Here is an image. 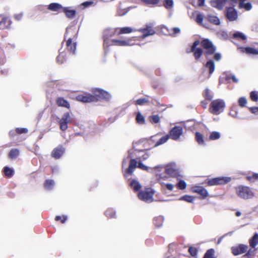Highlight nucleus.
<instances>
[{
	"label": "nucleus",
	"mask_w": 258,
	"mask_h": 258,
	"mask_svg": "<svg viewBox=\"0 0 258 258\" xmlns=\"http://www.w3.org/2000/svg\"><path fill=\"white\" fill-rule=\"evenodd\" d=\"M225 107V101L220 99L213 100L210 106V111L214 114L218 115L223 111Z\"/></svg>",
	"instance_id": "1"
},
{
	"label": "nucleus",
	"mask_w": 258,
	"mask_h": 258,
	"mask_svg": "<svg viewBox=\"0 0 258 258\" xmlns=\"http://www.w3.org/2000/svg\"><path fill=\"white\" fill-rule=\"evenodd\" d=\"M236 193L240 198L243 199H251L254 196L253 191L249 187L246 186L237 187Z\"/></svg>",
	"instance_id": "2"
},
{
	"label": "nucleus",
	"mask_w": 258,
	"mask_h": 258,
	"mask_svg": "<svg viewBox=\"0 0 258 258\" xmlns=\"http://www.w3.org/2000/svg\"><path fill=\"white\" fill-rule=\"evenodd\" d=\"M154 191L151 188H148L142 191L138 194L139 198L146 203H151L153 201V195Z\"/></svg>",
	"instance_id": "3"
},
{
	"label": "nucleus",
	"mask_w": 258,
	"mask_h": 258,
	"mask_svg": "<svg viewBox=\"0 0 258 258\" xmlns=\"http://www.w3.org/2000/svg\"><path fill=\"white\" fill-rule=\"evenodd\" d=\"M231 178L229 177H219L210 179L208 184L210 186L223 184L230 182Z\"/></svg>",
	"instance_id": "4"
},
{
	"label": "nucleus",
	"mask_w": 258,
	"mask_h": 258,
	"mask_svg": "<svg viewBox=\"0 0 258 258\" xmlns=\"http://www.w3.org/2000/svg\"><path fill=\"white\" fill-rule=\"evenodd\" d=\"M203 47L206 49V53L207 54H212L216 51V48L213 43L208 39H205L202 42Z\"/></svg>",
	"instance_id": "5"
},
{
	"label": "nucleus",
	"mask_w": 258,
	"mask_h": 258,
	"mask_svg": "<svg viewBox=\"0 0 258 258\" xmlns=\"http://www.w3.org/2000/svg\"><path fill=\"white\" fill-rule=\"evenodd\" d=\"M135 37L129 38L126 40H118V39H113L112 40V43L113 45L119 46H131L133 45L134 43H132V41L135 40Z\"/></svg>",
	"instance_id": "6"
},
{
	"label": "nucleus",
	"mask_w": 258,
	"mask_h": 258,
	"mask_svg": "<svg viewBox=\"0 0 258 258\" xmlns=\"http://www.w3.org/2000/svg\"><path fill=\"white\" fill-rule=\"evenodd\" d=\"M248 248V246L244 244H239L238 245L231 247L232 252L234 255H238L245 252Z\"/></svg>",
	"instance_id": "7"
},
{
	"label": "nucleus",
	"mask_w": 258,
	"mask_h": 258,
	"mask_svg": "<svg viewBox=\"0 0 258 258\" xmlns=\"http://www.w3.org/2000/svg\"><path fill=\"white\" fill-rule=\"evenodd\" d=\"M191 191L200 195L202 198L205 199L209 196V193L206 189L201 186H193L191 188Z\"/></svg>",
	"instance_id": "8"
},
{
	"label": "nucleus",
	"mask_w": 258,
	"mask_h": 258,
	"mask_svg": "<svg viewBox=\"0 0 258 258\" xmlns=\"http://www.w3.org/2000/svg\"><path fill=\"white\" fill-rule=\"evenodd\" d=\"M71 121V116L69 113H64L59 121L60 128L65 131L68 128V123Z\"/></svg>",
	"instance_id": "9"
},
{
	"label": "nucleus",
	"mask_w": 258,
	"mask_h": 258,
	"mask_svg": "<svg viewBox=\"0 0 258 258\" xmlns=\"http://www.w3.org/2000/svg\"><path fill=\"white\" fill-rule=\"evenodd\" d=\"M182 134V128L180 126L173 127L170 132V137L174 140H178Z\"/></svg>",
	"instance_id": "10"
},
{
	"label": "nucleus",
	"mask_w": 258,
	"mask_h": 258,
	"mask_svg": "<svg viewBox=\"0 0 258 258\" xmlns=\"http://www.w3.org/2000/svg\"><path fill=\"white\" fill-rule=\"evenodd\" d=\"M77 99L79 101L83 102H90L95 101L97 98H96V96L90 94H84L78 95L77 97Z\"/></svg>",
	"instance_id": "11"
},
{
	"label": "nucleus",
	"mask_w": 258,
	"mask_h": 258,
	"mask_svg": "<svg viewBox=\"0 0 258 258\" xmlns=\"http://www.w3.org/2000/svg\"><path fill=\"white\" fill-rule=\"evenodd\" d=\"M226 16L230 21H235L238 18L237 12L233 8H229L227 11Z\"/></svg>",
	"instance_id": "12"
},
{
	"label": "nucleus",
	"mask_w": 258,
	"mask_h": 258,
	"mask_svg": "<svg viewBox=\"0 0 258 258\" xmlns=\"http://www.w3.org/2000/svg\"><path fill=\"white\" fill-rule=\"evenodd\" d=\"M165 171L167 174H169L172 176H177L178 172L174 164L168 165L166 167Z\"/></svg>",
	"instance_id": "13"
},
{
	"label": "nucleus",
	"mask_w": 258,
	"mask_h": 258,
	"mask_svg": "<svg viewBox=\"0 0 258 258\" xmlns=\"http://www.w3.org/2000/svg\"><path fill=\"white\" fill-rule=\"evenodd\" d=\"M95 94L96 98L106 100H109L110 98V95L108 92L101 89H96L95 91Z\"/></svg>",
	"instance_id": "14"
},
{
	"label": "nucleus",
	"mask_w": 258,
	"mask_h": 258,
	"mask_svg": "<svg viewBox=\"0 0 258 258\" xmlns=\"http://www.w3.org/2000/svg\"><path fill=\"white\" fill-rule=\"evenodd\" d=\"M199 41H196L191 47V51L194 52V56L196 59L199 58L203 52L201 48H196V47L199 45Z\"/></svg>",
	"instance_id": "15"
},
{
	"label": "nucleus",
	"mask_w": 258,
	"mask_h": 258,
	"mask_svg": "<svg viewBox=\"0 0 258 258\" xmlns=\"http://www.w3.org/2000/svg\"><path fill=\"white\" fill-rule=\"evenodd\" d=\"M139 31L142 32L143 35V38H146L149 36L153 35L155 33V31L151 27L147 26L146 28L143 29H140Z\"/></svg>",
	"instance_id": "16"
},
{
	"label": "nucleus",
	"mask_w": 258,
	"mask_h": 258,
	"mask_svg": "<svg viewBox=\"0 0 258 258\" xmlns=\"http://www.w3.org/2000/svg\"><path fill=\"white\" fill-rule=\"evenodd\" d=\"M227 0H212L210 4L213 7L221 10L225 5Z\"/></svg>",
	"instance_id": "17"
},
{
	"label": "nucleus",
	"mask_w": 258,
	"mask_h": 258,
	"mask_svg": "<svg viewBox=\"0 0 258 258\" xmlns=\"http://www.w3.org/2000/svg\"><path fill=\"white\" fill-rule=\"evenodd\" d=\"M135 31L136 30H134L132 27H124L116 29L115 32L118 35H121L130 34Z\"/></svg>",
	"instance_id": "18"
},
{
	"label": "nucleus",
	"mask_w": 258,
	"mask_h": 258,
	"mask_svg": "<svg viewBox=\"0 0 258 258\" xmlns=\"http://www.w3.org/2000/svg\"><path fill=\"white\" fill-rule=\"evenodd\" d=\"M64 149L61 146H59L53 149L51 153L52 156L54 158H59L63 153Z\"/></svg>",
	"instance_id": "19"
},
{
	"label": "nucleus",
	"mask_w": 258,
	"mask_h": 258,
	"mask_svg": "<svg viewBox=\"0 0 258 258\" xmlns=\"http://www.w3.org/2000/svg\"><path fill=\"white\" fill-rule=\"evenodd\" d=\"M206 19H207L209 22L216 25H219L220 24L219 19L216 16L208 15L206 17Z\"/></svg>",
	"instance_id": "20"
},
{
	"label": "nucleus",
	"mask_w": 258,
	"mask_h": 258,
	"mask_svg": "<svg viewBox=\"0 0 258 258\" xmlns=\"http://www.w3.org/2000/svg\"><path fill=\"white\" fill-rule=\"evenodd\" d=\"M250 246L254 248L258 244V233H255L249 240Z\"/></svg>",
	"instance_id": "21"
},
{
	"label": "nucleus",
	"mask_w": 258,
	"mask_h": 258,
	"mask_svg": "<svg viewBox=\"0 0 258 258\" xmlns=\"http://www.w3.org/2000/svg\"><path fill=\"white\" fill-rule=\"evenodd\" d=\"M56 103L59 106L65 107L67 108H70V104L67 101L62 98H58L56 100Z\"/></svg>",
	"instance_id": "22"
},
{
	"label": "nucleus",
	"mask_w": 258,
	"mask_h": 258,
	"mask_svg": "<svg viewBox=\"0 0 258 258\" xmlns=\"http://www.w3.org/2000/svg\"><path fill=\"white\" fill-rule=\"evenodd\" d=\"M137 166V161L134 159H132L130 161V164L128 168L127 169V172L128 173L132 174L133 172L134 169Z\"/></svg>",
	"instance_id": "23"
},
{
	"label": "nucleus",
	"mask_w": 258,
	"mask_h": 258,
	"mask_svg": "<svg viewBox=\"0 0 258 258\" xmlns=\"http://www.w3.org/2000/svg\"><path fill=\"white\" fill-rule=\"evenodd\" d=\"M195 200V198L189 195H185L180 198L179 200L184 201L187 203H192Z\"/></svg>",
	"instance_id": "24"
},
{
	"label": "nucleus",
	"mask_w": 258,
	"mask_h": 258,
	"mask_svg": "<svg viewBox=\"0 0 258 258\" xmlns=\"http://www.w3.org/2000/svg\"><path fill=\"white\" fill-rule=\"evenodd\" d=\"M206 67L209 69L210 74H212L214 72L215 68V65L213 61L210 60L208 61L206 63Z\"/></svg>",
	"instance_id": "25"
},
{
	"label": "nucleus",
	"mask_w": 258,
	"mask_h": 258,
	"mask_svg": "<svg viewBox=\"0 0 258 258\" xmlns=\"http://www.w3.org/2000/svg\"><path fill=\"white\" fill-rule=\"evenodd\" d=\"M62 10L68 17H73L75 15V11L71 10L69 8H64Z\"/></svg>",
	"instance_id": "26"
},
{
	"label": "nucleus",
	"mask_w": 258,
	"mask_h": 258,
	"mask_svg": "<svg viewBox=\"0 0 258 258\" xmlns=\"http://www.w3.org/2000/svg\"><path fill=\"white\" fill-rule=\"evenodd\" d=\"M242 51L249 54H258V50L251 47L243 48L242 49Z\"/></svg>",
	"instance_id": "27"
},
{
	"label": "nucleus",
	"mask_w": 258,
	"mask_h": 258,
	"mask_svg": "<svg viewBox=\"0 0 258 258\" xmlns=\"http://www.w3.org/2000/svg\"><path fill=\"white\" fill-rule=\"evenodd\" d=\"M61 8V6L57 3H52L48 6V9L53 11H57Z\"/></svg>",
	"instance_id": "28"
},
{
	"label": "nucleus",
	"mask_w": 258,
	"mask_h": 258,
	"mask_svg": "<svg viewBox=\"0 0 258 258\" xmlns=\"http://www.w3.org/2000/svg\"><path fill=\"white\" fill-rule=\"evenodd\" d=\"M169 139V136L166 135L162 138H161L158 141H157L155 144L154 145V147H157L159 145H161L165 143H166L168 139Z\"/></svg>",
	"instance_id": "29"
},
{
	"label": "nucleus",
	"mask_w": 258,
	"mask_h": 258,
	"mask_svg": "<svg viewBox=\"0 0 258 258\" xmlns=\"http://www.w3.org/2000/svg\"><path fill=\"white\" fill-rule=\"evenodd\" d=\"M203 20L204 15L201 13H197L196 22L199 25H203ZM203 26L207 27L206 25H203Z\"/></svg>",
	"instance_id": "30"
},
{
	"label": "nucleus",
	"mask_w": 258,
	"mask_h": 258,
	"mask_svg": "<svg viewBox=\"0 0 258 258\" xmlns=\"http://www.w3.org/2000/svg\"><path fill=\"white\" fill-rule=\"evenodd\" d=\"M137 122L141 124H143L145 122V118L141 112H138L136 116Z\"/></svg>",
	"instance_id": "31"
},
{
	"label": "nucleus",
	"mask_w": 258,
	"mask_h": 258,
	"mask_svg": "<svg viewBox=\"0 0 258 258\" xmlns=\"http://www.w3.org/2000/svg\"><path fill=\"white\" fill-rule=\"evenodd\" d=\"M239 7L240 8H244L246 10L249 11L251 9L252 6L250 3H245L243 2H240L239 4Z\"/></svg>",
	"instance_id": "32"
},
{
	"label": "nucleus",
	"mask_w": 258,
	"mask_h": 258,
	"mask_svg": "<svg viewBox=\"0 0 258 258\" xmlns=\"http://www.w3.org/2000/svg\"><path fill=\"white\" fill-rule=\"evenodd\" d=\"M67 46L68 48L72 51H74L76 49V44L75 43H72V39L71 38H69L67 42Z\"/></svg>",
	"instance_id": "33"
},
{
	"label": "nucleus",
	"mask_w": 258,
	"mask_h": 258,
	"mask_svg": "<svg viewBox=\"0 0 258 258\" xmlns=\"http://www.w3.org/2000/svg\"><path fill=\"white\" fill-rule=\"evenodd\" d=\"M131 186L136 191L139 190L141 188V185L136 180L132 181L131 183Z\"/></svg>",
	"instance_id": "34"
},
{
	"label": "nucleus",
	"mask_w": 258,
	"mask_h": 258,
	"mask_svg": "<svg viewBox=\"0 0 258 258\" xmlns=\"http://www.w3.org/2000/svg\"><path fill=\"white\" fill-rule=\"evenodd\" d=\"M215 251L213 249H210L207 251L203 258H215Z\"/></svg>",
	"instance_id": "35"
},
{
	"label": "nucleus",
	"mask_w": 258,
	"mask_h": 258,
	"mask_svg": "<svg viewBox=\"0 0 258 258\" xmlns=\"http://www.w3.org/2000/svg\"><path fill=\"white\" fill-rule=\"evenodd\" d=\"M221 135L219 132H213L211 133L210 139L212 140H215L219 139Z\"/></svg>",
	"instance_id": "36"
},
{
	"label": "nucleus",
	"mask_w": 258,
	"mask_h": 258,
	"mask_svg": "<svg viewBox=\"0 0 258 258\" xmlns=\"http://www.w3.org/2000/svg\"><path fill=\"white\" fill-rule=\"evenodd\" d=\"M54 182L52 180H47L45 183V188L47 189H50L54 185Z\"/></svg>",
	"instance_id": "37"
},
{
	"label": "nucleus",
	"mask_w": 258,
	"mask_h": 258,
	"mask_svg": "<svg viewBox=\"0 0 258 258\" xmlns=\"http://www.w3.org/2000/svg\"><path fill=\"white\" fill-rule=\"evenodd\" d=\"M250 97L253 101H257L258 100V92L252 91L250 94Z\"/></svg>",
	"instance_id": "38"
},
{
	"label": "nucleus",
	"mask_w": 258,
	"mask_h": 258,
	"mask_svg": "<svg viewBox=\"0 0 258 258\" xmlns=\"http://www.w3.org/2000/svg\"><path fill=\"white\" fill-rule=\"evenodd\" d=\"M4 171L5 175L7 176H9V177L11 176L13 173V170L11 168L8 167H5L4 168Z\"/></svg>",
	"instance_id": "39"
},
{
	"label": "nucleus",
	"mask_w": 258,
	"mask_h": 258,
	"mask_svg": "<svg viewBox=\"0 0 258 258\" xmlns=\"http://www.w3.org/2000/svg\"><path fill=\"white\" fill-rule=\"evenodd\" d=\"M233 36H234V37H235V38H240L243 40H245L246 38V37L245 35H244L243 33L239 32H237L234 33Z\"/></svg>",
	"instance_id": "40"
},
{
	"label": "nucleus",
	"mask_w": 258,
	"mask_h": 258,
	"mask_svg": "<svg viewBox=\"0 0 258 258\" xmlns=\"http://www.w3.org/2000/svg\"><path fill=\"white\" fill-rule=\"evenodd\" d=\"M18 154L19 151L18 150H12L9 153V156L10 158L13 159L16 158L18 155Z\"/></svg>",
	"instance_id": "41"
},
{
	"label": "nucleus",
	"mask_w": 258,
	"mask_h": 258,
	"mask_svg": "<svg viewBox=\"0 0 258 258\" xmlns=\"http://www.w3.org/2000/svg\"><path fill=\"white\" fill-rule=\"evenodd\" d=\"M173 5V0H165L164 6L168 9L172 8Z\"/></svg>",
	"instance_id": "42"
},
{
	"label": "nucleus",
	"mask_w": 258,
	"mask_h": 258,
	"mask_svg": "<svg viewBox=\"0 0 258 258\" xmlns=\"http://www.w3.org/2000/svg\"><path fill=\"white\" fill-rule=\"evenodd\" d=\"M186 182L183 180H180L177 184V187L180 189H184L186 187Z\"/></svg>",
	"instance_id": "43"
},
{
	"label": "nucleus",
	"mask_w": 258,
	"mask_h": 258,
	"mask_svg": "<svg viewBox=\"0 0 258 258\" xmlns=\"http://www.w3.org/2000/svg\"><path fill=\"white\" fill-rule=\"evenodd\" d=\"M196 139H197V142L199 144H202L204 143V140L203 138V136L201 134H200L199 133H196Z\"/></svg>",
	"instance_id": "44"
},
{
	"label": "nucleus",
	"mask_w": 258,
	"mask_h": 258,
	"mask_svg": "<svg viewBox=\"0 0 258 258\" xmlns=\"http://www.w3.org/2000/svg\"><path fill=\"white\" fill-rule=\"evenodd\" d=\"M147 5H156L157 4L159 0H141Z\"/></svg>",
	"instance_id": "45"
},
{
	"label": "nucleus",
	"mask_w": 258,
	"mask_h": 258,
	"mask_svg": "<svg viewBox=\"0 0 258 258\" xmlns=\"http://www.w3.org/2000/svg\"><path fill=\"white\" fill-rule=\"evenodd\" d=\"M239 104L240 106L243 107L247 103V100L244 97H241L238 100Z\"/></svg>",
	"instance_id": "46"
},
{
	"label": "nucleus",
	"mask_w": 258,
	"mask_h": 258,
	"mask_svg": "<svg viewBox=\"0 0 258 258\" xmlns=\"http://www.w3.org/2000/svg\"><path fill=\"white\" fill-rule=\"evenodd\" d=\"M147 100L145 98L139 99L136 101V104L138 105H143L146 104Z\"/></svg>",
	"instance_id": "47"
},
{
	"label": "nucleus",
	"mask_w": 258,
	"mask_h": 258,
	"mask_svg": "<svg viewBox=\"0 0 258 258\" xmlns=\"http://www.w3.org/2000/svg\"><path fill=\"white\" fill-rule=\"evenodd\" d=\"M205 97L206 99L209 100H211L213 98V96L210 94L208 89H207L205 90Z\"/></svg>",
	"instance_id": "48"
},
{
	"label": "nucleus",
	"mask_w": 258,
	"mask_h": 258,
	"mask_svg": "<svg viewBox=\"0 0 258 258\" xmlns=\"http://www.w3.org/2000/svg\"><path fill=\"white\" fill-rule=\"evenodd\" d=\"M188 251L192 256H196L197 253V250L195 248H194V247L189 248Z\"/></svg>",
	"instance_id": "49"
},
{
	"label": "nucleus",
	"mask_w": 258,
	"mask_h": 258,
	"mask_svg": "<svg viewBox=\"0 0 258 258\" xmlns=\"http://www.w3.org/2000/svg\"><path fill=\"white\" fill-rule=\"evenodd\" d=\"M66 219H67V217L64 216H56L55 217V220H56V221L60 220L61 221V222L62 223L65 222Z\"/></svg>",
	"instance_id": "50"
},
{
	"label": "nucleus",
	"mask_w": 258,
	"mask_h": 258,
	"mask_svg": "<svg viewBox=\"0 0 258 258\" xmlns=\"http://www.w3.org/2000/svg\"><path fill=\"white\" fill-rule=\"evenodd\" d=\"M16 131L18 133L20 134L26 133L28 132V130L26 128H17Z\"/></svg>",
	"instance_id": "51"
},
{
	"label": "nucleus",
	"mask_w": 258,
	"mask_h": 258,
	"mask_svg": "<svg viewBox=\"0 0 258 258\" xmlns=\"http://www.w3.org/2000/svg\"><path fill=\"white\" fill-rule=\"evenodd\" d=\"M152 121L154 123H158L160 121V118L157 115L153 116L152 117Z\"/></svg>",
	"instance_id": "52"
},
{
	"label": "nucleus",
	"mask_w": 258,
	"mask_h": 258,
	"mask_svg": "<svg viewBox=\"0 0 258 258\" xmlns=\"http://www.w3.org/2000/svg\"><path fill=\"white\" fill-rule=\"evenodd\" d=\"M138 167L143 169V170H148V167L145 165L144 164H143V163H140L138 165Z\"/></svg>",
	"instance_id": "53"
},
{
	"label": "nucleus",
	"mask_w": 258,
	"mask_h": 258,
	"mask_svg": "<svg viewBox=\"0 0 258 258\" xmlns=\"http://www.w3.org/2000/svg\"><path fill=\"white\" fill-rule=\"evenodd\" d=\"M250 111L254 114H258V107H254L250 108Z\"/></svg>",
	"instance_id": "54"
},
{
	"label": "nucleus",
	"mask_w": 258,
	"mask_h": 258,
	"mask_svg": "<svg viewBox=\"0 0 258 258\" xmlns=\"http://www.w3.org/2000/svg\"><path fill=\"white\" fill-rule=\"evenodd\" d=\"M247 178L248 180L253 181V178L258 179V174H254L252 176H248Z\"/></svg>",
	"instance_id": "55"
},
{
	"label": "nucleus",
	"mask_w": 258,
	"mask_h": 258,
	"mask_svg": "<svg viewBox=\"0 0 258 258\" xmlns=\"http://www.w3.org/2000/svg\"><path fill=\"white\" fill-rule=\"evenodd\" d=\"M23 16L22 13H19L15 15V18L17 20H20L22 19Z\"/></svg>",
	"instance_id": "56"
},
{
	"label": "nucleus",
	"mask_w": 258,
	"mask_h": 258,
	"mask_svg": "<svg viewBox=\"0 0 258 258\" xmlns=\"http://www.w3.org/2000/svg\"><path fill=\"white\" fill-rule=\"evenodd\" d=\"M166 187L170 190H172L173 189V185L171 183H167L166 184Z\"/></svg>",
	"instance_id": "57"
},
{
	"label": "nucleus",
	"mask_w": 258,
	"mask_h": 258,
	"mask_svg": "<svg viewBox=\"0 0 258 258\" xmlns=\"http://www.w3.org/2000/svg\"><path fill=\"white\" fill-rule=\"evenodd\" d=\"M221 57V55L220 53H216L214 55V58L217 60L219 61Z\"/></svg>",
	"instance_id": "58"
},
{
	"label": "nucleus",
	"mask_w": 258,
	"mask_h": 258,
	"mask_svg": "<svg viewBox=\"0 0 258 258\" xmlns=\"http://www.w3.org/2000/svg\"><path fill=\"white\" fill-rule=\"evenodd\" d=\"M252 255L251 250H249L246 254L243 256L244 258H250V256Z\"/></svg>",
	"instance_id": "59"
},
{
	"label": "nucleus",
	"mask_w": 258,
	"mask_h": 258,
	"mask_svg": "<svg viewBox=\"0 0 258 258\" xmlns=\"http://www.w3.org/2000/svg\"><path fill=\"white\" fill-rule=\"evenodd\" d=\"M173 34H176L179 33L180 31V30L179 28L175 27L173 29Z\"/></svg>",
	"instance_id": "60"
},
{
	"label": "nucleus",
	"mask_w": 258,
	"mask_h": 258,
	"mask_svg": "<svg viewBox=\"0 0 258 258\" xmlns=\"http://www.w3.org/2000/svg\"><path fill=\"white\" fill-rule=\"evenodd\" d=\"M149 157V154L146 153L144 154L142 156V159L144 160L147 159Z\"/></svg>",
	"instance_id": "61"
},
{
	"label": "nucleus",
	"mask_w": 258,
	"mask_h": 258,
	"mask_svg": "<svg viewBox=\"0 0 258 258\" xmlns=\"http://www.w3.org/2000/svg\"><path fill=\"white\" fill-rule=\"evenodd\" d=\"M205 0H199L198 1V5L199 6H203L205 4Z\"/></svg>",
	"instance_id": "62"
},
{
	"label": "nucleus",
	"mask_w": 258,
	"mask_h": 258,
	"mask_svg": "<svg viewBox=\"0 0 258 258\" xmlns=\"http://www.w3.org/2000/svg\"><path fill=\"white\" fill-rule=\"evenodd\" d=\"M163 168V167L161 165L157 166L154 167L155 170L161 171Z\"/></svg>",
	"instance_id": "63"
},
{
	"label": "nucleus",
	"mask_w": 258,
	"mask_h": 258,
	"mask_svg": "<svg viewBox=\"0 0 258 258\" xmlns=\"http://www.w3.org/2000/svg\"><path fill=\"white\" fill-rule=\"evenodd\" d=\"M7 21H9L8 19L7 18H5L3 19V20L1 22H0V25H1L2 23L6 24Z\"/></svg>",
	"instance_id": "64"
}]
</instances>
